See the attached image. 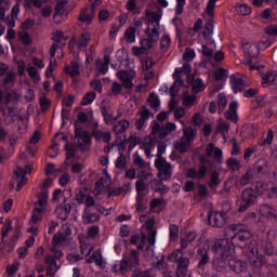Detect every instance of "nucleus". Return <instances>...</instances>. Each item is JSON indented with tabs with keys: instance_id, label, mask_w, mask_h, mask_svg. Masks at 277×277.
<instances>
[{
	"instance_id": "nucleus-1",
	"label": "nucleus",
	"mask_w": 277,
	"mask_h": 277,
	"mask_svg": "<svg viewBox=\"0 0 277 277\" xmlns=\"http://www.w3.org/2000/svg\"><path fill=\"white\" fill-rule=\"evenodd\" d=\"M246 256L249 259L250 264L254 267L255 272L260 275L264 269H267L269 265H267V261L263 255H259V249L256 248V241L252 240L247 250L245 251Z\"/></svg>"
},
{
	"instance_id": "nucleus-2",
	"label": "nucleus",
	"mask_w": 277,
	"mask_h": 277,
	"mask_svg": "<svg viewBox=\"0 0 277 277\" xmlns=\"http://www.w3.org/2000/svg\"><path fill=\"white\" fill-rule=\"evenodd\" d=\"M229 230L233 232L232 245L238 248H246V241L252 239V232L243 224H232Z\"/></svg>"
},
{
	"instance_id": "nucleus-3",
	"label": "nucleus",
	"mask_w": 277,
	"mask_h": 277,
	"mask_svg": "<svg viewBox=\"0 0 277 277\" xmlns=\"http://www.w3.org/2000/svg\"><path fill=\"white\" fill-rule=\"evenodd\" d=\"M212 252L215 254V256L232 258L235 253V248H233L232 240L219 239L212 246Z\"/></svg>"
},
{
	"instance_id": "nucleus-4",
	"label": "nucleus",
	"mask_w": 277,
	"mask_h": 277,
	"mask_svg": "<svg viewBox=\"0 0 277 277\" xmlns=\"http://www.w3.org/2000/svg\"><path fill=\"white\" fill-rule=\"evenodd\" d=\"M155 168L158 170V179H161V181H170L172 179V164L166 158H157Z\"/></svg>"
},
{
	"instance_id": "nucleus-5",
	"label": "nucleus",
	"mask_w": 277,
	"mask_h": 277,
	"mask_svg": "<svg viewBox=\"0 0 277 277\" xmlns=\"http://www.w3.org/2000/svg\"><path fill=\"white\" fill-rule=\"evenodd\" d=\"M256 202V192L252 188H246L241 194L240 205L238 208L239 213H243L252 207V205H255Z\"/></svg>"
},
{
	"instance_id": "nucleus-6",
	"label": "nucleus",
	"mask_w": 277,
	"mask_h": 277,
	"mask_svg": "<svg viewBox=\"0 0 277 277\" xmlns=\"http://www.w3.org/2000/svg\"><path fill=\"white\" fill-rule=\"evenodd\" d=\"M214 157L216 159L217 163H222V149L214 147L213 143H210L206 146V155L199 156V162L200 163H207L208 166H211V157Z\"/></svg>"
},
{
	"instance_id": "nucleus-7",
	"label": "nucleus",
	"mask_w": 277,
	"mask_h": 277,
	"mask_svg": "<svg viewBox=\"0 0 277 277\" xmlns=\"http://www.w3.org/2000/svg\"><path fill=\"white\" fill-rule=\"evenodd\" d=\"M159 42V39H157V35H148L147 38L141 40V47H133L132 53L136 57L138 55H144L146 51H149V49H153L155 44Z\"/></svg>"
},
{
	"instance_id": "nucleus-8",
	"label": "nucleus",
	"mask_w": 277,
	"mask_h": 277,
	"mask_svg": "<svg viewBox=\"0 0 277 277\" xmlns=\"http://www.w3.org/2000/svg\"><path fill=\"white\" fill-rule=\"evenodd\" d=\"M189 72H192V65L189 63H185L182 68H176L173 74L174 83L171 87V92H179L181 85H183V80L181 79V75H186L189 80Z\"/></svg>"
},
{
	"instance_id": "nucleus-9",
	"label": "nucleus",
	"mask_w": 277,
	"mask_h": 277,
	"mask_svg": "<svg viewBox=\"0 0 277 277\" xmlns=\"http://www.w3.org/2000/svg\"><path fill=\"white\" fill-rule=\"evenodd\" d=\"M176 130V124L173 122H168L164 126H160L159 123L155 122L153 128H151V134L157 135L160 140H166L172 131Z\"/></svg>"
},
{
	"instance_id": "nucleus-10",
	"label": "nucleus",
	"mask_w": 277,
	"mask_h": 277,
	"mask_svg": "<svg viewBox=\"0 0 277 277\" xmlns=\"http://www.w3.org/2000/svg\"><path fill=\"white\" fill-rule=\"evenodd\" d=\"M208 224L213 228H224V225L226 224V213L217 211L209 212Z\"/></svg>"
},
{
	"instance_id": "nucleus-11",
	"label": "nucleus",
	"mask_w": 277,
	"mask_h": 277,
	"mask_svg": "<svg viewBox=\"0 0 277 277\" xmlns=\"http://www.w3.org/2000/svg\"><path fill=\"white\" fill-rule=\"evenodd\" d=\"M149 24L147 27L148 36H157V40H159V22L161 21V15L157 12H150L148 14Z\"/></svg>"
},
{
	"instance_id": "nucleus-12",
	"label": "nucleus",
	"mask_w": 277,
	"mask_h": 277,
	"mask_svg": "<svg viewBox=\"0 0 277 277\" xmlns=\"http://www.w3.org/2000/svg\"><path fill=\"white\" fill-rule=\"evenodd\" d=\"M137 181L135 182L136 196H146L144 192L148 189V184H146V180L153 179V173L142 171L141 175H137Z\"/></svg>"
},
{
	"instance_id": "nucleus-13",
	"label": "nucleus",
	"mask_w": 277,
	"mask_h": 277,
	"mask_svg": "<svg viewBox=\"0 0 277 277\" xmlns=\"http://www.w3.org/2000/svg\"><path fill=\"white\" fill-rule=\"evenodd\" d=\"M135 70H120L117 72L118 79L121 81L126 90L133 88V79H135Z\"/></svg>"
},
{
	"instance_id": "nucleus-14",
	"label": "nucleus",
	"mask_w": 277,
	"mask_h": 277,
	"mask_svg": "<svg viewBox=\"0 0 277 277\" xmlns=\"http://www.w3.org/2000/svg\"><path fill=\"white\" fill-rule=\"evenodd\" d=\"M170 263H176L177 267H189V259L185 258V253H183V249L174 250L168 256Z\"/></svg>"
},
{
	"instance_id": "nucleus-15",
	"label": "nucleus",
	"mask_w": 277,
	"mask_h": 277,
	"mask_svg": "<svg viewBox=\"0 0 277 277\" xmlns=\"http://www.w3.org/2000/svg\"><path fill=\"white\" fill-rule=\"evenodd\" d=\"M52 40L54 41L53 44L50 48V55L51 57H55V53L57 52V49H60L58 44H62V47H66V40H68V37L64 35V31L57 30L53 37Z\"/></svg>"
},
{
	"instance_id": "nucleus-16",
	"label": "nucleus",
	"mask_w": 277,
	"mask_h": 277,
	"mask_svg": "<svg viewBox=\"0 0 277 277\" xmlns=\"http://www.w3.org/2000/svg\"><path fill=\"white\" fill-rule=\"evenodd\" d=\"M233 92H243L246 90V76L234 74L229 77Z\"/></svg>"
},
{
	"instance_id": "nucleus-17",
	"label": "nucleus",
	"mask_w": 277,
	"mask_h": 277,
	"mask_svg": "<svg viewBox=\"0 0 277 277\" xmlns=\"http://www.w3.org/2000/svg\"><path fill=\"white\" fill-rule=\"evenodd\" d=\"M197 253L199 255L197 269L200 274H207V264L211 261V258H209V251L202 247L198 249Z\"/></svg>"
},
{
	"instance_id": "nucleus-18",
	"label": "nucleus",
	"mask_w": 277,
	"mask_h": 277,
	"mask_svg": "<svg viewBox=\"0 0 277 277\" xmlns=\"http://www.w3.org/2000/svg\"><path fill=\"white\" fill-rule=\"evenodd\" d=\"M150 116H153V113H150L148 107L142 106L138 111V120L135 121V127L137 131H142V127H144L146 120L150 119Z\"/></svg>"
},
{
	"instance_id": "nucleus-19",
	"label": "nucleus",
	"mask_w": 277,
	"mask_h": 277,
	"mask_svg": "<svg viewBox=\"0 0 277 277\" xmlns=\"http://www.w3.org/2000/svg\"><path fill=\"white\" fill-rule=\"evenodd\" d=\"M130 123L128 120H120L117 122V124L114 127V132L119 137L121 142H124L127 140V129H129Z\"/></svg>"
},
{
	"instance_id": "nucleus-20",
	"label": "nucleus",
	"mask_w": 277,
	"mask_h": 277,
	"mask_svg": "<svg viewBox=\"0 0 277 277\" xmlns=\"http://www.w3.org/2000/svg\"><path fill=\"white\" fill-rule=\"evenodd\" d=\"M271 235H272V232H267L266 236L261 239V248L264 251V253L267 254L268 256L276 254V249H274V245L272 243V238H269Z\"/></svg>"
},
{
	"instance_id": "nucleus-21",
	"label": "nucleus",
	"mask_w": 277,
	"mask_h": 277,
	"mask_svg": "<svg viewBox=\"0 0 277 277\" xmlns=\"http://www.w3.org/2000/svg\"><path fill=\"white\" fill-rule=\"evenodd\" d=\"M109 64H111V58L109 57V54L104 55V62H102L101 58H97L95 61V68L98 75H107V72L109 71Z\"/></svg>"
},
{
	"instance_id": "nucleus-22",
	"label": "nucleus",
	"mask_w": 277,
	"mask_h": 277,
	"mask_svg": "<svg viewBox=\"0 0 277 277\" xmlns=\"http://www.w3.org/2000/svg\"><path fill=\"white\" fill-rule=\"evenodd\" d=\"M95 16L96 10H94V8H83L79 14V21L80 23H87L88 25H90V23L94 21Z\"/></svg>"
},
{
	"instance_id": "nucleus-23",
	"label": "nucleus",
	"mask_w": 277,
	"mask_h": 277,
	"mask_svg": "<svg viewBox=\"0 0 277 277\" xmlns=\"http://www.w3.org/2000/svg\"><path fill=\"white\" fill-rule=\"evenodd\" d=\"M100 220H101V215L94 212V209L84 208L82 212L83 224H94V222H98Z\"/></svg>"
},
{
	"instance_id": "nucleus-24",
	"label": "nucleus",
	"mask_w": 277,
	"mask_h": 277,
	"mask_svg": "<svg viewBox=\"0 0 277 277\" xmlns=\"http://www.w3.org/2000/svg\"><path fill=\"white\" fill-rule=\"evenodd\" d=\"M186 176L188 179H197V181H202V179L207 176V166L201 163L198 170H196L195 168L188 169Z\"/></svg>"
},
{
	"instance_id": "nucleus-25",
	"label": "nucleus",
	"mask_w": 277,
	"mask_h": 277,
	"mask_svg": "<svg viewBox=\"0 0 277 277\" xmlns=\"http://www.w3.org/2000/svg\"><path fill=\"white\" fill-rule=\"evenodd\" d=\"M228 266L235 274H242V272L248 269V264L245 261L233 259V256L229 258Z\"/></svg>"
},
{
	"instance_id": "nucleus-26",
	"label": "nucleus",
	"mask_w": 277,
	"mask_h": 277,
	"mask_svg": "<svg viewBox=\"0 0 277 277\" xmlns=\"http://www.w3.org/2000/svg\"><path fill=\"white\" fill-rule=\"evenodd\" d=\"M228 261H230V258L214 255V260L212 262L213 269H215V272H224L228 265Z\"/></svg>"
},
{
	"instance_id": "nucleus-27",
	"label": "nucleus",
	"mask_w": 277,
	"mask_h": 277,
	"mask_svg": "<svg viewBox=\"0 0 277 277\" xmlns=\"http://www.w3.org/2000/svg\"><path fill=\"white\" fill-rule=\"evenodd\" d=\"M242 49L249 60L259 57V45L256 43H243Z\"/></svg>"
},
{
	"instance_id": "nucleus-28",
	"label": "nucleus",
	"mask_w": 277,
	"mask_h": 277,
	"mask_svg": "<svg viewBox=\"0 0 277 277\" xmlns=\"http://www.w3.org/2000/svg\"><path fill=\"white\" fill-rule=\"evenodd\" d=\"M45 265L47 276H55V274H57V269H60V266H57V262L55 261V258L52 254L47 255Z\"/></svg>"
},
{
	"instance_id": "nucleus-29",
	"label": "nucleus",
	"mask_w": 277,
	"mask_h": 277,
	"mask_svg": "<svg viewBox=\"0 0 277 277\" xmlns=\"http://www.w3.org/2000/svg\"><path fill=\"white\" fill-rule=\"evenodd\" d=\"M202 36L205 40H207V44H215V41L211 37L213 36V19H208L206 22Z\"/></svg>"
},
{
	"instance_id": "nucleus-30",
	"label": "nucleus",
	"mask_w": 277,
	"mask_h": 277,
	"mask_svg": "<svg viewBox=\"0 0 277 277\" xmlns=\"http://www.w3.org/2000/svg\"><path fill=\"white\" fill-rule=\"evenodd\" d=\"M16 83V72L10 70L8 74L2 76L1 84L3 88H14Z\"/></svg>"
},
{
	"instance_id": "nucleus-31",
	"label": "nucleus",
	"mask_w": 277,
	"mask_h": 277,
	"mask_svg": "<svg viewBox=\"0 0 277 277\" xmlns=\"http://www.w3.org/2000/svg\"><path fill=\"white\" fill-rule=\"evenodd\" d=\"M188 83L192 85V92L198 94L205 90V82L200 78L188 77Z\"/></svg>"
},
{
	"instance_id": "nucleus-32",
	"label": "nucleus",
	"mask_w": 277,
	"mask_h": 277,
	"mask_svg": "<svg viewBox=\"0 0 277 277\" xmlns=\"http://www.w3.org/2000/svg\"><path fill=\"white\" fill-rule=\"evenodd\" d=\"M65 72H67V75H69V77H71L72 79H75V77H79V75H81V71H79V58L78 57H76L74 61L70 62V67H66Z\"/></svg>"
},
{
	"instance_id": "nucleus-33",
	"label": "nucleus",
	"mask_w": 277,
	"mask_h": 277,
	"mask_svg": "<svg viewBox=\"0 0 277 277\" xmlns=\"http://www.w3.org/2000/svg\"><path fill=\"white\" fill-rule=\"evenodd\" d=\"M260 212L264 217H267L268 220H276L277 217L276 209H274V207L266 203L260 207Z\"/></svg>"
},
{
	"instance_id": "nucleus-34",
	"label": "nucleus",
	"mask_w": 277,
	"mask_h": 277,
	"mask_svg": "<svg viewBox=\"0 0 277 277\" xmlns=\"http://www.w3.org/2000/svg\"><path fill=\"white\" fill-rule=\"evenodd\" d=\"M237 102H232L229 104V109L225 111L226 120H230V122H237V120H239V117H237Z\"/></svg>"
},
{
	"instance_id": "nucleus-35",
	"label": "nucleus",
	"mask_w": 277,
	"mask_h": 277,
	"mask_svg": "<svg viewBox=\"0 0 277 277\" xmlns=\"http://www.w3.org/2000/svg\"><path fill=\"white\" fill-rule=\"evenodd\" d=\"M163 181L164 180H157V179H154L150 181V187L153 189V192H158V194H166L168 193V186H166L163 184Z\"/></svg>"
},
{
	"instance_id": "nucleus-36",
	"label": "nucleus",
	"mask_w": 277,
	"mask_h": 277,
	"mask_svg": "<svg viewBox=\"0 0 277 277\" xmlns=\"http://www.w3.org/2000/svg\"><path fill=\"white\" fill-rule=\"evenodd\" d=\"M126 261L131 268L137 267V265H140V252L135 249L131 250L129 256L126 258Z\"/></svg>"
},
{
	"instance_id": "nucleus-37",
	"label": "nucleus",
	"mask_w": 277,
	"mask_h": 277,
	"mask_svg": "<svg viewBox=\"0 0 277 277\" xmlns=\"http://www.w3.org/2000/svg\"><path fill=\"white\" fill-rule=\"evenodd\" d=\"M197 134H198V129L188 127L183 130L182 138H184L186 142L192 144V142H194V140H196Z\"/></svg>"
},
{
	"instance_id": "nucleus-38",
	"label": "nucleus",
	"mask_w": 277,
	"mask_h": 277,
	"mask_svg": "<svg viewBox=\"0 0 277 277\" xmlns=\"http://www.w3.org/2000/svg\"><path fill=\"white\" fill-rule=\"evenodd\" d=\"M189 144L188 141H185V138L181 137L179 141L174 142V148L175 150H179L181 155H185L187 150H189Z\"/></svg>"
},
{
	"instance_id": "nucleus-39",
	"label": "nucleus",
	"mask_w": 277,
	"mask_h": 277,
	"mask_svg": "<svg viewBox=\"0 0 277 277\" xmlns=\"http://www.w3.org/2000/svg\"><path fill=\"white\" fill-rule=\"evenodd\" d=\"M68 241H70V237L63 233H56L52 239L53 246H64Z\"/></svg>"
},
{
	"instance_id": "nucleus-40",
	"label": "nucleus",
	"mask_w": 277,
	"mask_h": 277,
	"mask_svg": "<svg viewBox=\"0 0 277 277\" xmlns=\"http://www.w3.org/2000/svg\"><path fill=\"white\" fill-rule=\"evenodd\" d=\"M49 200V192H43L38 195V201L35 203V209H40L44 211L47 207V201Z\"/></svg>"
},
{
	"instance_id": "nucleus-41",
	"label": "nucleus",
	"mask_w": 277,
	"mask_h": 277,
	"mask_svg": "<svg viewBox=\"0 0 277 277\" xmlns=\"http://www.w3.org/2000/svg\"><path fill=\"white\" fill-rule=\"evenodd\" d=\"M148 209V200L146 195H136V211H146Z\"/></svg>"
},
{
	"instance_id": "nucleus-42",
	"label": "nucleus",
	"mask_w": 277,
	"mask_h": 277,
	"mask_svg": "<svg viewBox=\"0 0 277 277\" xmlns=\"http://www.w3.org/2000/svg\"><path fill=\"white\" fill-rule=\"evenodd\" d=\"M88 263H95V265H97V267H105V262L103 261V255L98 251L94 252L88 259Z\"/></svg>"
},
{
	"instance_id": "nucleus-43",
	"label": "nucleus",
	"mask_w": 277,
	"mask_h": 277,
	"mask_svg": "<svg viewBox=\"0 0 277 277\" xmlns=\"http://www.w3.org/2000/svg\"><path fill=\"white\" fill-rule=\"evenodd\" d=\"M253 170L256 172V174H265V172L267 171V160L259 159L254 163Z\"/></svg>"
},
{
	"instance_id": "nucleus-44",
	"label": "nucleus",
	"mask_w": 277,
	"mask_h": 277,
	"mask_svg": "<svg viewBox=\"0 0 277 277\" xmlns=\"http://www.w3.org/2000/svg\"><path fill=\"white\" fill-rule=\"evenodd\" d=\"M62 142H65V150L66 153V159H70V157H75V147L74 145H68V137L64 134H61Z\"/></svg>"
},
{
	"instance_id": "nucleus-45",
	"label": "nucleus",
	"mask_w": 277,
	"mask_h": 277,
	"mask_svg": "<svg viewBox=\"0 0 277 277\" xmlns=\"http://www.w3.org/2000/svg\"><path fill=\"white\" fill-rule=\"evenodd\" d=\"M147 102L149 104V107H151V109L159 111V107L161 105V102L159 101V96H157L155 93H151L149 94Z\"/></svg>"
},
{
	"instance_id": "nucleus-46",
	"label": "nucleus",
	"mask_w": 277,
	"mask_h": 277,
	"mask_svg": "<svg viewBox=\"0 0 277 277\" xmlns=\"http://www.w3.org/2000/svg\"><path fill=\"white\" fill-rule=\"evenodd\" d=\"M222 183V180L220 179V173L217 171H213L210 175V182H208V185L211 189H215L217 185Z\"/></svg>"
},
{
	"instance_id": "nucleus-47",
	"label": "nucleus",
	"mask_w": 277,
	"mask_h": 277,
	"mask_svg": "<svg viewBox=\"0 0 277 277\" xmlns=\"http://www.w3.org/2000/svg\"><path fill=\"white\" fill-rule=\"evenodd\" d=\"M26 70L30 79H32L34 83L40 82V74L38 72V69H36V67L28 65Z\"/></svg>"
},
{
	"instance_id": "nucleus-48",
	"label": "nucleus",
	"mask_w": 277,
	"mask_h": 277,
	"mask_svg": "<svg viewBox=\"0 0 277 277\" xmlns=\"http://www.w3.org/2000/svg\"><path fill=\"white\" fill-rule=\"evenodd\" d=\"M27 171L21 167H16V170L14 171V179L17 182L24 181L27 182Z\"/></svg>"
},
{
	"instance_id": "nucleus-49",
	"label": "nucleus",
	"mask_w": 277,
	"mask_h": 277,
	"mask_svg": "<svg viewBox=\"0 0 277 277\" xmlns=\"http://www.w3.org/2000/svg\"><path fill=\"white\" fill-rule=\"evenodd\" d=\"M68 2H69V0L60 1L55 6L54 16H57V14H64V12H66L68 10Z\"/></svg>"
},
{
	"instance_id": "nucleus-50",
	"label": "nucleus",
	"mask_w": 277,
	"mask_h": 277,
	"mask_svg": "<svg viewBox=\"0 0 277 277\" xmlns=\"http://www.w3.org/2000/svg\"><path fill=\"white\" fill-rule=\"evenodd\" d=\"M129 147L128 150H133L137 144H142V138L137 134H131L128 138Z\"/></svg>"
},
{
	"instance_id": "nucleus-51",
	"label": "nucleus",
	"mask_w": 277,
	"mask_h": 277,
	"mask_svg": "<svg viewBox=\"0 0 277 277\" xmlns=\"http://www.w3.org/2000/svg\"><path fill=\"white\" fill-rule=\"evenodd\" d=\"M226 166L229 170H233V172H236V170H239L241 168V162H239L237 158H228L226 160Z\"/></svg>"
},
{
	"instance_id": "nucleus-52",
	"label": "nucleus",
	"mask_w": 277,
	"mask_h": 277,
	"mask_svg": "<svg viewBox=\"0 0 277 277\" xmlns=\"http://www.w3.org/2000/svg\"><path fill=\"white\" fill-rule=\"evenodd\" d=\"M252 179H253L252 169H247V171L241 175L239 183L242 186L249 185Z\"/></svg>"
},
{
	"instance_id": "nucleus-53",
	"label": "nucleus",
	"mask_w": 277,
	"mask_h": 277,
	"mask_svg": "<svg viewBox=\"0 0 277 277\" xmlns=\"http://www.w3.org/2000/svg\"><path fill=\"white\" fill-rule=\"evenodd\" d=\"M42 213H44V210H42V208H35V210L32 211L30 224H37V222H40L42 220Z\"/></svg>"
},
{
	"instance_id": "nucleus-54",
	"label": "nucleus",
	"mask_w": 277,
	"mask_h": 277,
	"mask_svg": "<svg viewBox=\"0 0 277 277\" xmlns=\"http://www.w3.org/2000/svg\"><path fill=\"white\" fill-rule=\"evenodd\" d=\"M172 42V39L170 38V35H163L160 39V49L166 53L168 49H170V44Z\"/></svg>"
},
{
	"instance_id": "nucleus-55",
	"label": "nucleus",
	"mask_w": 277,
	"mask_h": 277,
	"mask_svg": "<svg viewBox=\"0 0 277 277\" xmlns=\"http://www.w3.org/2000/svg\"><path fill=\"white\" fill-rule=\"evenodd\" d=\"M276 81V72L271 71L263 76V85H272Z\"/></svg>"
},
{
	"instance_id": "nucleus-56",
	"label": "nucleus",
	"mask_w": 277,
	"mask_h": 277,
	"mask_svg": "<svg viewBox=\"0 0 277 277\" xmlns=\"http://www.w3.org/2000/svg\"><path fill=\"white\" fill-rule=\"evenodd\" d=\"M227 101H226V95L224 93H220L217 95V107H219V114H222L224 109L226 108Z\"/></svg>"
},
{
	"instance_id": "nucleus-57",
	"label": "nucleus",
	"mask_w": 277,
	"mask_h": 277,
	"mask_svg": "<svg viewBox=\"0 0 277 277\" xmlns=\"http://www.w3.org/2000/svg\"><path fill=\"white\" fill-rule=\"evenodd\" d=\"M96 98V92H88L81 102V105H91V103H94V100Z\"/></svg>"
},
{
	"instance_id": "nucleus-58",
	"label": "nucleus",
	"mask_w": 277,
	"mask_h": 277,
	"mask_svg": "<svg viewBox=\"0 0 277 277\" xmlns=\"http://www.w3.org/2000/svg\"><path fill=\"white\" fill-rule=\"evenodd\" d=\"M135 31L136 28L131 26L124 32V38L128 42H135Z\"/></svg>"
},
{
	"instance_id": "nucleus-59",
	"label": "nucleus",
	"mask_w": 277,
	"mask_h": 277,
	"mask_svg": "<svg viewBox=\"0 0 277 277\" xmlns=\"http://www.w3.org/2000/svg\"><path fill=\"white\" fill-rule=\"evenodd\" d=\"M90 42V35L88 32L81 34L80 39L78 40L79 49H85Z\"/></svg>"
},
{
	"instance_id": "nucleus-60",
	"label": "nucleus",
	"mask_w": 277,
	"mask_h": 277,
	"mask_svg": "<svg viewBox=\"0 0 277 277\" xmlns=\"http://www.w3.org/2000/svg\"><path fill=\"white\" fill-rule=\"evenodd\" d=\"M78 144L80 147L90 146V134L88 131H83V134L78 138Z\"/></svg>"
},
{
	"instance_id": "nucleus-61",
	"label": "nucleus",
	"mask_w": 277,
	"mask_h": 277,
	"mask_svg": "<svg viewBox=\"0 0 277 277\" xmlns=\"http://www.w3.org/2000/svg\"><path fill=\"white\" fill-rule=\"evenodd\" d=\"M197 97L196 95H187L183 98V106L184 107H194L196 105Z\"/></svg>"
},
{
	"instance_id": "nucleus-62",
	"label": "nucleus",
	"mask_w": 277,
	"mask_h": 277,
	"mask_svg": "<svg viewBox=\"0 0 277 277\" xmlns=\"http://www.w3.org/2000/svg\"><path fill=\"white\" fill-rule=\"evenodd\" d=\"M104 181H105V179L101 177L100 180H97L95 182V188L93 190L95 196H101V194H102V192H103V189L105 187Z\"/></svg>"
},
{
	"instance_id": "nucleus-63",
	"label": "nucleus",
	"mask_w": 277,
	"mask_h": 277,
	"mask_svg": "<svg viewBox=\"0 0 277 277\" xmlns=\"http://www.w3.org/2000/svg\"><path fill=\"white\" fill-rule=\"evenodd\" d=\"M169 230H170V239L172 241H176V239H179V225L171 224L169 226Z\"/></svg>"
},
{
	"instance_id": "nucleus-64",
	"label": "nucleus",
	"mask_w": 277,
	"mask_h": 277,
	"mask_svg": "<svg viewBox=\"0 0 277 277\" xmlns=\"http://www.w3.org/2000/svg\"><path fill=\"white\" fill-rule=\"evenodd\" d=\"M187 267L188 266H177L175 277H190Z\"/></svg>"
}]
</instances>
